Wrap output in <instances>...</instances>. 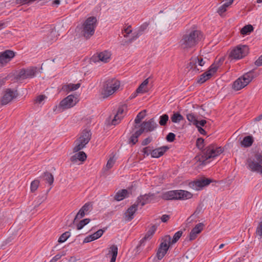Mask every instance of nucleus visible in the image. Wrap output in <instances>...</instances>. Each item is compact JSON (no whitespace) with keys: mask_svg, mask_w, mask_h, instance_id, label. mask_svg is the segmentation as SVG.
Instances as JSON below:
<instances>
[{"mask_svg":"<svg viewBox=\"0 0 262 262\" xmlns=\"http://www.w3.org/2000/svg\"><path fill=\"white\" fill-rule=\"evenodd\" d=\"M202 34L200 31L193 28L186 30L179 41L181 47L188 49L194 47L201 40Z\"/></svg>","mask_w":262,"mask_h":262,"instance_id":"nucleus-1","label":"nucleus"},{"mask_svg":"<svg viewBox=\"0 0 262 262\" xmlns=\"http://www.w3.org/2000/svg\"><path fill=\"white\" fill-rule=\"evenodd\" d=\"M221 147H217L214 144H210L202 150L201 156L195 157L196 160L201 162V165H206V161L211 158H214L223 152Z\"/></svg>","mask_w":262,"mask_h":262,"instance_id":"nucleus-2","label":"nucleus"},{"mask_svg":"<svg viewBox=\"0 0 262 262\" xmlns=\"http://www.w3.org/2000/svg\"><path fill=\"white\" fill-rule=\"evenodd\" d=\"M192 196V194L185 190H170L163 193L161 198L165 200L188 199Z\"/></svg>","mask_w":262,"mask_h":262,"instance_id":"nucleus-3","label":"nucleus"},{"mask_svg":"<svg viewBox=\"0 0 262 262\" xmlns=\"http://www.w3.org/2000/svg\"><path fill=\"white\" fill-rule=\"evenodd\" d=\"M92 137V133L89 129H83L80 137L75 141V146L73 148V152H76L85 147V145L89 142Z\"/></svg>","mask_w":262,"mask_h":262,"instance_id":"nucleus-4","label":"nucleus"},{"mask_svg":"<svg viewBox=\"0 0 262 262\" xmlns=\"http://www.w3.org/2000/svg\"><path fill=\"white\" fill-rule=\"evenodd\" d=\"M246 164L248 168L251 171L262 175V154H255L254 157L247 159Z\"/></svg>","mask_w":262,"mask_h":262,"instance_id":"nucleus-5","label":"nucleus"},{"mask_svg":"<svg viewBox=\"0 0 262 262\" xmlns=\"http://www.w3.org/2000/svg\"><path fill=\"white\" fill-rule=\"evenodd\" d=\"M256 76L253 70L245 73L242 76L236 79L232 84V89L238 91L247 86Z\"/></svg>","mask_w":262,"mask_h":262,"instance_id":"nucleus-6","label":"nucleus"},{"mask_svg":"<svg viewBox=\"0 0 262 262\" xmlns=\"http://www.w3.org/2000/svg\"><path fill=\"white\" fill-rule=\"evenodd\" d=\"M96 23L97 19L94 16L88 18L84 22L81 33L86 39L90 38L94 34Z\"/></svg>","mask_w":262,"mask_h":262,"instance_id":"nucleus-7","label":"nucleus"},{"mask_svg":"<svg viewBox=\"0 0 262 262\" xmlns=\"http://www.w3.org/2000/svg\"><path fill=\"white\" fill-rule=\"evenodd\" d=\"M120 85V81L115 78L106 80L101 93L103 98H106L114 94L119 89Z\"/></svg>","mask_w":262,"mask_h":262,"instance_id":"nucleus-8","label":"nucleus"},{"mask_svg":"<svg viewBox=\"0 0 262 262\" xmlns=\"http://www.w3.org/2000/svg\"><path fill=\"white\" fill-rule=\"evenodd\" d=\"M249 53V48L246 45H238L233 49L229 56L231 59H239L246 56Z\"/></svg>","mask_w":262,"mask_h":262,"instance_id":"nucleus-9","label":"nucleus"},{"mask_svg":"<svg viewBox=\"0 0 262 262\" xmlns=\"http://www.w3.org/2000/svg\"><path fill=\"white\" fill-rule=\"evenodd\" d=\"M205 61H204L202 57L194 56L192 57L187 64V68L189 70H192L195 72H201L203 71L201 67L204 66Z\"/></svg>","mask_w":262,"mask_h":262,"instance_id":"nucleus-10","label":"nucleus"},{"mask_svg":"<svg viewBox=\"0 0 262 262\" xmlns=\"http://www.w3.org/2000/svg\"><path fill=\"white\" fill-rule=\"evenodd\" d=\"M18 96L17 90H12L11 89H7L4 93V95L1 99V104L6 105L11 102L12 100Z\"/></svg>","mask_w":262,"mask_h":262,"instance_id":"nucleus-11","label":"nucleus"},{"mask_svg":"<svg viewBox=\"0 0 262 262\" xmlns=\"http://www.w3.org/2000/svg\"><path fill=\"white\" fill-rule=\"evenodd\" d=\"M219 67V64L218 66H216L215 64H211L209 70L200 76L199 79L198 80V82L203 83L210 79L212 75L216 72Z\"/></svg>","mask_w":262,"mask_h":262,"instance_id":"nucleus-12","label":"nucleus"},{"mask_svg":"<svg viewBox=\"0 0 262 262\" xmlns=\"http://www.w3.org/2000/svg\"><path fill=\"white\" fill-rule=\"evenodd\" d=\"M78 102L77 97L70 95L64 98L60 103V106L63 109H68L74 106Z\"/></svg>","mask_w":262,"mask_h":262,"instance_id":"nucleus-13","label":"nucleus"},{"mask_svg":"<svg viewBox=\"0 0 262 262\" xmlns=\"http://www.w3.org/2000/svg\"><path fill=\"white\" fill-rule=\"evenodd\" d=\"M15 53L10 50H7L0 53V64L5 66L15 56Z\"/></svg>","mask_w":262,"mask_h":262,"instance_id":"nucleus-14","label":"nucleus"},{"mask_svg":"<svg viewBox=\"0 0 262 262\" xmlns=\"http://www.w3.org/2000/svg\"><path fill=\"white\" fill-rule=\"evenodd\" d=\"M140 130H142V133L143 132H151L154 130L157 127V124L155 121L154 118H151L148 121H144L140 125Z\"/></svg>","mask_w":262,"mask_h":262,"instance_id":"nucleus-15","label":"nucleus"},{"mask_svg":"<svg viewBox=\"0 0 262 262\" xmlns=\"http://www.w3.org/2000/svg\"><path fill=\"white\" fill-rule=\"evenodd\" d=\"M36 69L34 68L21 69L16 76V78L19 80H23L27 78H32L35 76L36 73Z\"/></svg>","mask_w":262,"mask_h":262,"instance_id":"nucleus-16","label":"nucleus"},{"mask_svg":"<svg viewBox=\"0 0 262 262\" xmlns=\"http://www.w3.org/2000/svg\"><path fill=\"white\" fill-rule=\"evenodd\" d=\"M212 182L213 180L211 179L203 178L201 179L191 182L190 183V186L194 189L200 190L204 187L208 186Z\"/></svg>","mask_w":262,"mask_h":262,"instance_id":"nucleus-17","label":"nucleus"},{"mask_svg":"<svg viewBox=\"0 0 262 262\" xmlns=\"http://www.w3.org/2000/svg\"><path fill=\"white\" fill-rule=\"evenodd\" d=\"M155 198V194L154 193H149L144 195H141L138 197L136 202L141 207L144 206L145 204L150 203Z\"/></svg>","mask_w":262,"mask_h":262,"instance_id":"nucleus-18","label":"nucleus"},{"mask_svg":"<svg viewBox=\"0 0 262 262\" xmlns=\"http://www.w3.org/2000/svg\"><path fill=\"white\" fill-rule=\"evenodd\" d=\"M111 56V54L110 52L107 51H104L99 53L97 56H93L92 58V60L95 62L101 61L104 63H106L108 62L110 59Z\"/></svg>","mask_w":262,"mask_h":262,"instance_id":"nucleus-19","label":"nucleus"},{"mask_svg":"<svg viewBox=\"0 0 262 262\" xmlns=\"http://www.w3.org/2000/svg\"><path fill=\"white\" fill-rule=\"evenodd\" d=\"M139 205L135 202L134 204L130 206L124 213V219L126 221H130L134 217V214L138 209Z\"/></svg>","mask_w":262,"mask_h":262,"instance_id":"nucleus-20","label":"nucleus"},{"mask_svg":"<svg viewBox=\"0 0 262 262\" xmlns=\"http://www.w3.org/2000/svg\"><path fill=\"white\" fill-rule=\"evenodd\" d=\"M157 229V226L156 225H152L151 227L149 229V230L147 232L145 236L140 241V244L138 245L136 247L137 252H139L141 250V247L142 245L144 243V242L150 238L152 235L154 234L156 230Z\"/></svg>","mask_w":262,"mask_h":262,"instance_id":"nucleus-21","label":"nucleus"},{"mask_svg":"<svg viewBox=\"0 0 262 262\" xmlns=\"http://www.w3.org/2000/svg\"><path fill=\"white\" fill-rule=\"evenodd\" d=\"M204 225L202 223H200L195 225V226L191 230L189 234V240H194L197 236L203 229Z\"/></svg>","mask_w":262,"mask_h":262,"instance_id":"nucleus-22","label":"nucleus"},{"mask_svg":"<svg viewBox=\"0 0 262 262\" xmlns=\"http://www.w3.org/2000/svg\"><path fill=\"white\" fill-rule=\"evenodd\" d=\"M169 149L167 146H163L152 150L150 155L152 158H158L163 156Z\"/></svg>","mask_w":262,"mask_h":262,"instance_id":"nucleus-23","label":"nucleus"},{"mask_svg":"<svg viewBox=\"0 0 262 262\" xmlns=\"http://www.w3.org/2000/svg\"><path fill=\"white\" fill-rule=\"evenodd\" d=\"M70 158V160L73 163H76L77 161L83 162L86 159V155L84 151H78Z\"/></svg>","mask_w":262,"mask_h":262,"instance_id":"nucleus-24","label":"nucleus"},{"mask_svg":"<svg viewBox=\"0 0 262 262\" xmlns=\"http://www.w3.org/2000/svg\"><path fill=\"white\" fill-rule=\"evenodd\" d=\"M128 192L127 189H121L119 190L115 194L114 199L117 201H120L123 200L124 199L128 196Z\"/></svg>","mask_w":262,"mask_h":262,"instance_id":"nucleus-25","label":"nucleus"},{"mask_svg":"<svg viewBox=\"0 0 262 262\" xmlns=\"http://www.w3.org/2000/svg\"><path fill=\"white\" fill-rule=\"evenodd\" d=\"M118 254V247L115 245H112L109 249L108 255H111L110 262H115Z\"/></svg>","mask_w":262,"mask_h":262,"instance_id":"nucleus-26","label":"nucleus"},{"mask_svg":"<svg viewBox=\"0 0 262 262\" xmlns=\"http://www.w3.org/2000/svg\"><path fill=\"white\" fill-rule=\"evenodd\" d=\"M146 110H144L141 112H140V113H139L138 114V115H137L135 119V124L134 125V128L135 129H137L139 127H140V125H138V124H139L140 123V122L141 121L142 119H143L145 116V113H146Z\"/></svg>","mask_w":262,"mask_h":262,"instance_id":"nucleus-27","label":"nucleus"},{"mask_svg":"<svg viewBox=\"0 0 262 262\" xmlns=\"http://www.w3.org/2000/svg\"><path fill=\"white\" fill-rule=\"evenodd\" d=\"M254 142L253 138L251 136H247L244 138L243 141L241 142V146L244 147H249L251 146Z\"/></svg>","mask_w":262,"mask_h":262,"instance_id":"nucleus-28","label":"nucleus"},{"mask_svg":"<svg viewBox=\"0 0 262 262\" xmlns=\"http://www.w3.org/2000/svg\"><path fill=\"white\" fill-rule=\"evenodd\" d=\"M80 86V83H78L77 84L70 83L69 84H66L62 86L61 90L63 91L69 92L72 91H75L77 90Z\"/></svg>","mask_w":262,"mask_h":262,"instance_id":"nucleus-29","label":"nucleus"},{"mask_svg":"<svg viewBox=\"0 0 262 262\" xmlns=\"http://www.w3.org/2000/svg\"><path fill=\"white\" fill-rule=\"evenodd\" d=\"M168 249L169 248H164L159 246L156 253V257L158 258V259H162L166 254Z\"/></svg>","mask_w":262,"mask_h":262,"instance_id":"nucleus-30","label":"nucleus"},{"mask_svg":"<svg viewBox=\"0 0 262 262\" xmlns=\"http://www.w3.org/2000/svg\"><path fill=\"white\" fill-rule=\"evenodd\" d=\"M171 244V238L170 235H165L162 238V242L159 246L164 248H169Z\"/></svg>","mask_w":262,"mask_h":262,"instance_id":"nucleus-31","label":"nucleus"},{"mask_svg":"<svg viewBox=\"0 0 262 262\" xmlns=\"http://www.w3.org/2000/svg\"><path fill=\"white\" fill-rule=\"evenodd\" d=\"M142 134V130H140L139 129L136 130L130 136L129 139V143H132L133 145H135L138 141V138Z\"/></svg>","mask_w":262,"mask_h":262,"instance_id":"nucleus-32","label":"nucleus"},{"mask_svg":"<svg viewBox=\"0 0 262 262\" xmlns=\"http://www.w3.org/2000/svg\"><path fill=\"white\" fill-rule=\"evenodd\" d=\"M148 23H145L142 24L138 30L136 35L133 37L132 40H134L139 37L140 35H141L145 30H146L148 26Z\"/></svg>","mask_w":262,"mask_h":262,"instance_id":"nucleus-33","label":"nucleus"},{"mask_svg":"<svg viewBox=\"0 0 262 262\" xmlns=\"http://www.w3.org/2000/svg\"><path fill=\"white\" fill-rule=\"evenodd\" d=\"M41 177L43 178L45 180L48 182L50 185L53 183L54 177L52 173L49 172H45Z\"/></svg>","mask_w":262,"mask_h":262,"instance_id":"nucleus-34","label":"nucleus"},{"mask_svg":"<svg viewBox=\"0 0 262 262\" xmlns=\"http://www.w3.org/2000/svg\"><path fill=\"white\" fill-rule=\"evenodd\" d=\"M184 119V117L179 112L174 113L171 117V121L173 123H179Z\"/></svg>","mask_w":262,"mask_h":262,"instance_id":"nucleus-35","label":"nucleus"},{"mask_svg":"<svg viewBox=\"0 0 262 262\" xmlns=\"http://www.w3.org/2000/svg\"><path fill=\"white\" fill-rule=\"evenodd\" d=\"M253 31V27L251 25L244 26L241 30V33L243 35H247Z\"/></svg>","mask_w":262,"mask_h":262,"instance_id":"nucleus-36","label":"nucleus"},{"mask_svg":"<svg viewBox=\"0 0 262 262\" xmlns=\"http://www.w3.org/2000/svg\"><path fill=\"white\" fill-rule=\"evenodd\" d=\"M90 221V219H84L80 221L77 225V229L81 230L85 225L89 224Z\"/></svg>","mask_w":262,"mask_h":262,"instance_id":"nucleus-37","label":"nucleus"},{"mask_svg":"<svg viewBox=\"0 0 262 262\" xmlns=\"http://www.w3.org/2000/svg\"><path fill=\"white\" fill-rule=\"evenodd\" d=\"M169 117L167 114H164L160 116L159 124L161 126H165L166 125L167 121H168Z\"/></svg>","mask_w":262,"mask_h":262,"instance_id":"nucleus-38","label":"nucleus"},{"mask_svg":"<svg viewBox=\"0 0 262 262\" xmlns=\"http://www.w3.org/2000/svg\"><path fill=\"white\" fill-rule=\"evenodd\" d=\"M70 236V233L69 231L65 232L59 237L58 242L60 243L64 242Z\"/></svg>","mask_w":262,"mask_h":262,"instance_id":"nucleus-39","label":"nucleus"},{"mask_svg":"<svg viewBox=\"0 0 262 262\" xmlns=\"http://www.w3.org/2000/svg\"><path fill=\"white\" fill-rule=\"evenodd\" d=\"M187 120L191 122L193 125H196L198 122V120L196 117L193 114H188L187 115Z\"/></svg>","mask_w":262,"mask_h":262,"instance_id":"nucleus-40","label":"nucleus"},{"mask_svg":"<svg viewBox=\"0 0 262 262\" xmlns=\"http://www.w3.org/2000/svg\"><path fill=\"white\" fill-rule=\"evenodd\" d=\"M39 184V181L37 180H35L33 182H32L30 187L31 191L32 192H34V191H35L38 188Z\"/></svg>","mask_w":262,"mask_h":262,"instance_id":"nucleus-41","label":"nucleus"},{"mask_svg":"<svg viewBox=\"0 0 262 262\" xmlns=\"http://www.w3.org/2000/svg\"><path fill=\"white\" fill-rule=\"evenodd\" d=\"M183 232L182 231H179L177 232L173 235V238L171 240V244H173L177 242L182 236Z\"/></svg>","mask_w":262,"mask_h":262,"instance_id":"nucleus-42","label":"nucleus"},{"mask_svg":"<svg viewBox=\"0 0 262 262\" xmlns=\"http://www.w3.org/2000/svg\"><path fill=\"white\" fill-rule=\"evenodd\" d=\"M81 208L83 210L85 214H87L92 209V205L91 203H86Z\"/></svg>","mask_w":262,"mask_h":262,"instance_id":"nucleus-43","label":"nucleus"},{"mask_svg":"<svg viewBox=\"0 0 262 262\" xmlns=\"http://www.w3.org/2000/svg\"><path fill=\"white\" fill-rule=\"evenodd\" d=\"M196 146L200 149H203L204 147V140L202 138H199L196 142Z\"/></svg>","mask_w":262,"mask_h":262,"instance_id":"nucleus-44","label":"nucleus"},{"mask_svg":"<svg viewBox=\"0 0 262 262\" xmlns=\"http://www.w3.org/2000/svg\"><path fill=\"white\" fill-rule=\"evenodd\" d=\"M85 214H86L83 211V210L81 208H80V210H79L78 212L77 213L76 215L75 216V217L74 218V220L73 221V223H74L77 220L80 219L82 218L83 217H84Z\"/></svg>","mask_w":262,"mask_h":262,"instance_id":"nucleus-45","label":"nucleus"},{"mask_svg":"<svg viewBox=\"0 0 262 262\" xmlns=\"http://www.w3.org/2000/svg\"><path fill=\"white\" fill-rule=\"evenodd\" d=\"M104 231L105 230L99 229L94 233L92 234L93 236H94V238H95V239H97L100 238L102 235Z\"/></svg>","mask_w":262,"mask_h":262,"instance_id":"nucleus-46","label":"nucleus"},{"mask_svg":"<svg viewBox=\"0 0 262 262\" xmlns=\"http://www.w3.org/2000/svg\"><path fill=\"white\" fill-rule=\"evenodd\" d=\"M119 116V115H118L117 114H116L115 115L114 119L112 120V122H111L112 125H116V124H117L119 123L121 117H120Z\"/></svg>","mask_w":262,"mask_h":262,"instance_id":"nucleus-47","label":"nucleus"},{"mask_svg":"<svg viewBox=\"0 0 262 262\" xmlns=\"http://www.w3.org/2000/svg\"><path fill=\"white\" fill-rule=\"evenodd\" d=\"M176 135L172 133H169L166 136V139L168 142H173L175 139Z\"/></svg>","mask_w":262,"mask_h":262,"instance_id":"nucleus-48","label":"nucleus"},{"mask_svg":"<svg viewBox=\"0 0 262 262\" xmlns=\"http://www.w3.org/2000/svg\"><path fill=\"white\" fill-rule=\"evenodd\" d=\"M137 93H144L147 92V90L144 86H143L141 84L139 86V87L136 90Z\"/></svg>","mask_w":262,"mask_h":262,"instance_id":"nucleus-49","label":"nucleus"},{"mask_svg":"<svg viewBox=\"0 0 262 262\" xmlns=\"http://www.w3.org/2000/svg\"><path fill=\"white\" fill-rule=\"evenodd\" d=\"M256 233L260 237L262 236V221L259 223V225L257 227Z\"/></svg>","mask_w":262,"mask_h":262,"instance_id":"nucleus-50","label":"nucleus"},{"mask_svg":"<svg viewBox=\"0 0 262 262\" xmlns=\"http://www.w3.org/2000/svg\"><path fill=\"white\" fill-rule=\"evenodd\" d=\"M95 240V238H94V236H93V235H90L88 236H86L83 240V243H88L89 242H91L92 241H93Z\"/></svg>","mask_w":262,"mask_h":262,"instance_id":"nucleus-51","label":"nucleus"},{"mask_svg":"<svg viewBox=\"0 0 262 262\" xmlns=\"http://www.w3.org/2000/svg\"><path fill=\"white\" fill-rule=\"evenodd\" d=\"M152 141V138L150 137H148L145 139L142 142V146H145L149 144Z\"/></svg>","mask_w":262,"mask_h":262,"instance_id":"nucleus-52","label":"nucleus"},{"mask_svg":"<svg viewBox=\"0 0 262 262\" xmlns=\"http://www.w3.org/2000/svg\"><path fill=\"white\" fill-rule=\"evenodd\" d=\"M150 147L147 146L145 148H144L142 149V152L144 155H146V156H148L149 154H150V152H151V150L150 149Z\"/></svg>","mask_w":262,"mask_h":262,"instance_id":"nucleus-53","label":"nucleus"},{"mask_svg":"<svg viewBox=\"0 0 262 262\" xmlns=\"http://www.w3.org/2000/svg\"><path fill=\"white\" fill-rule=\"evenodd\" d=\"M114 163L115 162H114L113 158H110V159L107 161V162L106 163V167L107 168H112L113 166Z\"/></svg>","mask_w":262,"mask_h":262,"instance_id":"nucleus-54","label":"nucleus"},{"mask_svg":"<svg viewBox=\"0 0 262 262\" xmlns=\"http://www.w3.org/2000/svg\"><path fill=\"white\" fill-rule=\"evenodd\" d=\"M227 11V9H225L222 6H221L217 9V12L220 16H223L224 12Z\"/></svg>","mask_w":262,"mask_h":262,"instance_id":"nucleus-55","label":"nucleus"},{"mask_svg":"<svg viewBox=\"0 0 262 262\" xmlns=\"http://www.w3.org/2000/svg\"><path fill=\"white\" fill-rule=\"evenodd\" d=\"M126 107H127L126 104H124L123 105L120 106L118 108L117 114L119 115L122 114L124 112V108H126Z\"/></svg>","mask_w":262,"mask_h":262,"instance_id":"nucleus-56","label":"nucleus"},{"mask_svg":"<svg viewBox=\"0 0 262 262\" xmlns=\"http://www.w3.org/2000/svg\"><path fill=\"white\" fill-rule=\"evenodd\" d=\"M46 98L45 95H41L38 96L36 99V102L40 103Z\"/></svg>","mask_w":262,"mask_h":262,"instance_id":"nucleus-57","label":"nucleus"},{"mask_svg":"<svg viewBox=\"0 0 262 262\" xmlns=\"http://www.w3.org/2000/svg\"><path fill=\"white\" fill-rule=\"evenodd\" d=\"M207 122L205 120H202L201 121H198L196 125H195L196 127H199V126H204L206 124Z\"/></svg>","mask_w":262,"mask_h":262,"instance_id":"nucleus-58","label":"nucleus"},{"mask_svg":"<svg viewBox=\"0 0 262 262\" xmlns=\"http://www.w3.org/2000/svg\"><path fill=\"white\" fill-rule=\"evenodd\" d=\"M233 2V0H228L227 2L225 3L222 6L226 9L230 6Z\"/></svg>","mask_w":262,"mask_h":262,"instance_id":"nucleus-59","label":"nucleus"},{"mask_svg":"<svg viewBox=\"0 0 262 262\" xmlns=\"http://www.w3.org/2000/svg\"><path fill=\"white\" fill-rule=\"evenodd\" d=\"M254 63L257 67L262 66V55L255 61Z\"/></svg>","mask_w":262,"mask_h":262,"instance_id":"nucleus-60","label":"nucleus"},{"mask_svg":"<svg viewBox=\"0 0 262 262\" xmlns=\"http://www.w3.org/2000/svg\"><path fill=\"white\" fill-rule=\"evenodd\" d=\"M62 255L58 254L56 255L54 257L52 258V259L50 260V262H56L58 259H59Z\"/></svg>","mask_w":262,"mask_h":262,"instance_id":"nucleus-61","label":"nucleus"},{"mask_svg":"<svg viewBox=\"0 0 262 262\" xmlns=\"http://www.w3.org/2000/svg\"><path fill=\"white\" fill-rule=\"evenodd\" d=\"M194 254L191 251H188L186 253V258L187 259H191L193 258Z\"/></svg>","mask_w":262,"mask_h":262,"instance_id":"nucleus-62","label":"nucleus"},{"mask_svg":"<svg viewBox=\"0 0 262 262\" xmlns=\"http://www.w3.org/2000/svg\"><path fill=\"white\" fill-rule=\"evenodd\" d=\"M169 218L170 216L169 215L164 214L161 216V219L162 222L165 223L169 219Z\"/></svg>","mask_w":262,"mask_h":262,"instance_id":"nucleus-63","label":"nucleus"},{"mask_svg":"<svg viewBox=\"0 0 262 262\" xmlns=\"http://www.w3.org/2000/svg\"><path fill=\"white\" fill-rule=\"evenodd\" d=\"M61 261L63 262H65L66 261L67 262H76V259L75 257H70V258L69 259H68L67 258H64L62 259Z\"/></svg>","mask_w":262,"mask_h":262,"instance_id":"nucleus-64","label":"nucleus"}]
</instances>
